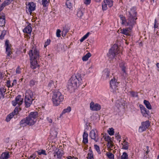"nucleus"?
Wrapping results in <instances>:
<instances>
[{"mask_svg":"<svg viewBox=\"0 0 159 159\" xmlns=\"http://www.w3.org/2000/svg\"><path fill=\"white\" fill-rule=\"evenodd\" d=\"M90 109L93 111H98L101 109L100 105L98 103L94 104L93 102H92L90 104Z\"/></svg>","mask_w":159,"mask_h":159,"instance_id":"2eb2a0df","label":"nucleus"},{"mask_svg":"<svg viewBox=\"0 0 159 159\" xmlns=\"http://www.w3.org/2000/svg\"><path fill=\"white\" fill-rule=\"evenodd\" d=\"M69 31L66 28V27H64L63 28V30L62 32H63L64 33L67 34Z\"/></svg>","mask_w":159,"mask_h":159,"instance_id":"603ef678","label":"nucleus"},{"mask_svg":"<svg viewBox=\"0 0 159 159\" xmlns=\"http://www.w3.org/2000/svg\"><path fill=\"white\" fill-rule=\"evenodd\" d=\"M149 126V121L142 122L141 125L139 128V131L140 132H142L145 131Z\"/></svg>","mask_w":159,"mask_h":159,"instance_id":"4468645a","label":"nucleus"},{"mask_svg":"<svg viewBox=\"0 0 159 159\" xmlns=\"http://www.w3.org/2000/svg\"><path fill=\"white\" fill-rule=\"evenodd\" d=\"M32 95V93L31 92H30V94L27 93H26L25 98V107H30L32 103L33 99Z\"/></svg>","mask_w":159,"mask_h":159,"instance_id":"6e6552de","label":"nucleus"},{"mask_svg":"<svg viewBox=\"0 0 159 159\" xmlns=\"http://www.w3.org/2000/svg\"><path fill=\"white\" fill-rule=\"evenodd\" d=\"M32 31V28L29 25H28L26 26L24 29L23 30V32L24 33H27L29 34Z\"/></svg>","mask_w":159,"mask_h":159,"instance_id":"4be33fe9","label":"nucleus"},{"mask_svg":"<svg viewBox=\"0 0 159 159\" xmlns=\"http://www.w3.org/2000/svg\"><path fill=\"white\" fill-rule=\"evenodd\" d=\"M35 83L36 81L33 80H31L30 82V84L31 86H34L35 85Z\"/></svg>","mask_w":159,"mask_h":159,"instance_id":"de8ad7c7","label":"nucleus"},{"mask_svg":"<svg viewBox=\"0 0 159 159\" xmlns=\"http://www.w3.org/2000/svg\"><path fill=\"white\" fill-rule=\"evenodd\" d=\"M83 13L82 11H78L77 14V15L78 17H79L80 18H81L82 16H83Z\"/></svg>","mask_w":159,"mask_h":159,"instance_id":"ea45409f","label":"nucleus"},{"mask_svg":"<svg viewBox=\"0 0 159 159\" xmlns=\"http://www.w3.org/2000/svg\"><path fill=\"white\" fill-rule=\"evenodd\" d=\"M109 75V71L108 69H105L103 71V75L106 78L108 77Z\"/></svg>","mask_w":159,"mask_h":159,"instance_id":"a878e982","label":"nucleus"},{"mask_svg":"<svg viewBox=\"0 0 159 159\" xmlns=\"http://www.w3.org/2000/svg\"><path fill=\"white\" fill-rule=\"evenodd\" d=\"M89 34L90 33L89 32H88L85 35H84L86 38L88 37Z\"/></svg>","mask_w":159,"mask_h":159,"instance_id":"0e129e2a","label":"nucleus"},{"mask_svg":"<svg viewBox=\"0 0 159 159\" xmlns=\"http://www.w3.org/2000/svg\"><path fill=\"white\" fill-rule=\"evenodd\" d=\"M120 17L122 21L121 24L122 25H124L125 26L134 25L133 24H132V23L131 21L130 22L129 21H128L129 18H127V19L126 20L124 16L123 15H120Z\"/></svg>","mask_w":159,"mask_h":159,"instance_id":"f8f14e48","label":"nucleus"},{"mask_svg":"<svg viewBox=\"0 0 159 159\" xmlns=\"http://www.w3.org/2000/svg\"><path fill=\"white\" fill-rule=\"evenodd\" d=\"M42 3L44 7H46L48 5V2L47 0H42Z\"/></svg>","mask_w":159,"mask_h":159,"instance_id":"f704fd0d","label":"nucleus"},{"mask_svg":"<svg viewBox=\"0 0 159 159\" xmlns=\"http://www.w3.org/2000/svg\"><path fill=\"white\" fill-rule=\"evenodd\" d=\"M5 46H6V53L7 54V59H10L11 58V54L12 53L11 50V46L10 44H9V41L7 40L5 42Z\"/></svg>","mask_w":159,"mask_h":159,"instance_id":"9d476101","label":"nucleus"},{"mask_svg":"<svg viewBox=\"0 0 159 159\" xmlns=\"http://www.w3.org/2000/svg\"><path fill=\"white\" fill-rule=\"evenodd\" d=\"M5 16H0V26L2 27L4 26L6 23Z\"/></svg>","mask_w":159,"mask_h":159,"instance_id":"412c9836","label":"nucleus"},{"mask_svg":"<svg viewBox=\"0 0 159 159\" xmlns=\"http://www.w3.org/2000/svg\"><path fill=\"white\" fill-rule=\"evenodd\" d=\"M88 133H86L85 132H84L83 135V143L85 144H86L88 143Z\"/></svg>","mask_w":159,"mask_h":159,"instance_id":"6ab92c4d","label":"nucleus"},{"mask_svg":"<svg viewBox=\"0 0 159 159\" xmlns=\"http://www.w3.org/2000/svg\"><path fill=\"white\" fill-rule=\"evenodd\" d=\"M120 66L121 67L122 71L124 73L123 75H124V74L126 75V71H125V66L124 64H121L120 65Z\"/></svg>","mask_w":159,"mask_h":159,"instance_id":"72a5a7b5","label":"nucleus"},{"mask_svg":"<svg viewBox=\"0 0 159 159\" xmlns=\"http://www.w3.org/2000/svg\"><path fill=\"white\" fill-rule=\"evenodd\" d=\"M38 117V113L37 111L31 112L29 116L22 120L20 122V124L22 126H24L27 125H29L34 124L36 121V118Z\"/></svg>","mask_w":159,"mask_h":159,"instance_id":"f03ea898","label":"nucleus"},{"mask_svg":"<svg viewBox=\"0 0 159 159\" xmlns=\"http://www.w3.org/2000/svg\"><path fill=\"white\" fill-rule=\"evenodd\" d=\"M91 0H84V3L87 5H89L91 2Z\"/></svg>","mask_w":159,"mask_h":159,"instance_id":"8fccbe9b","label":"nucleus"},{"mask_svg":"<svg viewBox=\"0 0 159 159\" xmlns=\"http://www.w3.org/2000/svg\"><path fill=\"white\" fill-rule=\"evenodd\" d=\"M105 141L108 142V144H109L110 143V146H113V145L111 143L112 141L111 140V138L109 136H107L105 137Z\"/></svg>","mask_w":159,"mask_h":159,"instance_id":"7c9ffc66","label":"nucleus"},{"mask_svg":"<svg viewBox=\"0 0 159 159\" xmlns=\"http://www.w3.org/2000/svg\"><path fill=\"white\" fill-rule=\"evenodd\" d=\"M61 31L59 29H57L56 32V36L58 37H61L60 33Z\"/></svg>","mask_w":159,"mask_h":159,"instance_id":"37998d69","label":"nucleus"},{"mask_svg":"<svg viewBox=\"0 0 159 159\" xmlns=\"http://www.w3.org/2000/svg\"><path fill=\"white\" fill-rule=\"evenodd\" d=\"M122 103H121V102H120L116 106L117 107H118L119 108V107H121L120 106V104L121 105V106H122V107H123V105L122 104Z\"/></svg>","mask_w":159,"mask_h":159,"instance_id":"680f3d73","label":"nucleus"},{"mask_svg":"<svg viewBox=\"0 0 159 159\" xmlns=\"http://www.w3.org/2000/svg\"><path fill=\"white\" fill-rule=\"evenodd\" d=\"M91 56V54L90 52L88 53L86 55L82 57V60L83 61H87L89 58Z\"/></svg>","mask_w":159,"mask_h":159,"instance_id":"bb28decb","label":"nucleus"},{"mask_svg":"<svg viewBox=\"0 0 159 159\" xmlns=\"http://www.w3.org/2000/svg\"><path fill=\"white\" fill-rule=\"evenodd\" d=\"M29 54L30 57L31 67L33 69L38 67L39 65L36 59L39 58V52L36 49H34L33 52L31 50L29 51Z\"/></svg>","mask_w":159,"mask_h":159,"instance_id":"7ed1b4c3","label":"nucleus"},{"mask_svg":"<svg viewBox=\"0 0 159 159\" xmlns=\"http://www.w3.org/2000/svg\"><path fill=\"white\" fill-rule=\"evenodd\" d=\"M17 102H16L15 99L12 102V105L14 106H15L16 105V104H17Z\"/></svg>","mask_w":159,"mask_h":159,"instance_id":"6e6d98bb","label":"nucleus"},{"mask_svg":"<svg viewBox=\"0 0 159 159\" xmlns=\"http://www.w3.org/2000/svg\"><path fill=\"white\" fill-rule=\"evenodd\" d=\"M94 147L95 149L97 151V152L98 153L99 152L100 153V150L99 146L95 144L94 145Z\"/></svg>","mask_w":159,"mask_h":159,"instance_id":"c03bdc74","label":"nucleus"},{"mask_svg":"<svg viewBox=\"0 0 159 159\" xmlns=\"http://www.w3.org/2000/svg\"><path fill=\"white\" fill-rule=\"evenodd\" d=\"M12 1V0H5L3 2L6 6L9 5L10 4Z\"/></svg>","mask_w":159,"mask_h":159,"instance_id":"a19ab883","label":"nucleus"},{"mask_svg":"<svg viewBox=\"0 0 159 159\" xmlns=\"http://www.w3.org/2000/svg\"><path fill=\"white\" fill-rule=\"evenodd\" d=\"M157 24V21L156 19L155 20V23H154V28H157L158 27V25Z\"/></svg>","mask_w":159,"mask_h":159,"instance_id":"13d9d810","label":"nucleus"},{"mask_svg":"<svg viewBox=\"0 0 159 159\" xmlns=\"http://www.w3.org/2000/svg\"><path fill=\"white\" fill-rule=\"evenodd\" d=\"M10 155L8 152H6L2 153L1 154L0 159H7L9 157Z\"/></svg>","mask_w":159,"mask_h":159,"instance_id":"a211bd4d","label":"nucleus"},{"mask_svg":"<svg viewBox=\"0 0 159 159\" xmlns=\"http://www.w3.org/2000/svg\"><path fill=\"white\" fill-rule=\"evenodd\" d=\"M82 80L80 75L77 74L72 75L68 81L67 88L71 91H74L82 84Z\"/></svg>","mask_w":159,"mask_h":159,"instance_id":"f257e3e1","label":"nucleus"},{"mask_svg":"<svg viewBox=\"0 0 159 159\" xmlns=\"http://www.w3.org/2000/svg\"><path fill=\"white\" fill-rule=\"evenodd\" d=\"M128 155L126 153L124 152L121 156V159H128Z\"/></svg>","mask_w":159,"mask_h":159,"instance_id":"58836bf2","label":"nucleus"},{"mask_svg":"<svg viewBox=\"0 0 159 159\" xmlns=\"http://www.w3.org/2000/svg\"><path fill=\"white\" fill-rule=\"evenodd\" d=\"M71 110V108L70 107H68L64 109L60 115V117L63 114L66 113L70 112Z\"/></svg>","mask_w":159,"mask_h":159,"instance_id":"cd10ccee","label":"nucleus"},{"mask_svg":"<svg viewBox=\"0 0 159 159\" xmlns=\"http://www.w3.org/2000/svg\"><path fill=\"white\" fill-rule=\"evenodd\" d=\"M66 33H64L63 32H62V35L64 37L66 36Z\"/></svg>","mask_w":159,"mask_h":159,"instance_id":"774afa93","label":"nucleus"},{"mask_svg":"<svg viewBox=\"0 0 159 159\" xmlns=\"http://www.w3.org/2000/svg\"><path fill=\"white\" fill-rule=\"evenodd\" d=\"M108 133L110 135H112L114 134V129L113 128L109 129V130L108 131Z\"/></svg>","mask_w":159,"mask_h":159,"instance_id":"e433bc0d","label":"nucleus"},{"mask_svg":"<svg viewBox=\"0 0 159 159\" xmlns=\"http://www.w3.org/2000/svg\"><path fill=\"white\" fill-rule=\"evenodd\" d=\"M143 103L148 109H152L151 105L148 101L144 100L143 101Z\"/></svg>","mask_w":159,"mask_h":159,"instance_id":"393cba45","label":"nucleus"},{"mask_svg":"<svg viewBox=\"0 0 159 159\" xmlns=\"http://www.w3.org/2000/svg\"><path fill=\"white\" fill-rule=\"evenodd\" d=\"M52 149L54 151V157H56L57 156V158L60 159L64 154L63 150L57 148L56 147L54 146H52Z\"/></svg>","mask_w":159,"mask_h":159,"instance_id":"1a4fd4ad","label":"nucleus"},{"mask_svg":"<svg viewBox=\"0 0 159 159\" xmlns=\"http://www.w3.org/2000/svg\"><path fill=\"white\" fill-rule=\"evenodd\" d=\"M85 40V39H84V38H83V37H82L81 39L80 40V42H83L84 40Z\"/></svg>","mask_w":159,"mask_h":159,"instance_id":"338daca9","label":"nucleus"},{"mask_svg":"<svg viewBox=\"0 0 159 159\" xmlns=\"http://www.w3.org/2000/svg\"><path fill=\"white\" fill-rule=\"evenodd\" d=\"M6 90L4 89H0V99H1L2 97L4 98V95L3 93H5Z\"/></svg>","mask_w":159,"mask_h":159,"instance_id":"2f4dec72","label":"nucleus"},{"mask_svg":"<svg viewBox=\"0 0 159 159\" xmlns=\"http://www.w3.org/2000/svg\"><path fill=\"white\" fill-rule=\"evenodd\" d=\"M120 82L117 81V80L115 78L111 79L110 81V87L111 91L114 93L119 92L118 86Z\"/></svg>","mask_w":159,"mask_h":159,"instance_id":"0eeeda50","label":"nucleus"},{"mask_svg":"<svg viewBox=\"0 0 159 159\" xmlns=\"http://www.w3.org/2000/svg\"><path fill=\"white\" fill-rule=\"evenodd\" d=\"M17 84V81L16 80H13V83L11 85V87L15 85H16Z\"/></svg>","mask_w":159,"mask_h":159,"instance_id":"5fc2aeb1","label":"nucleus"},{"mask_svg":"<svg viewBox=\"0 0 159 159\" xmlns=\"http://www.w3.org/2000/svg\"><path fill=\"white\" fill-rule=\"evenodd\" d=\"M21 69L19 66L17 67L16 70V73L17 74H20L21 72Z\"/></svg>","mask_w":159,"mask_h":159,"instance_id":"864d4df0","label":"nucleus"},{"mask_svg":"<svg viewBox=\"0 0 159 159\" xmlns=\"http://www.w3.org/2000/svg\"><path fill=\"white\" fill-rule=\"evenodd\" d=\"M140 108L142 113L144 116L146 117V109L142 105H140Z\"/></svg>","mask_w":159,"mask_h":159,"instance_id":"5701e85b","label":"nucleus"},{"mask_svg":"<svg viewBox=\"0 0 159 159\" xmlns=\"http://www.w3.org/2000/svg\"><path fill=\"white\" fill-rule=\"evenodd\" d=\"M6 34V31L5 30H3L2 32L1 35H0V39H2L4 38V36Z\"/></svg>","mask_w":159,"mask_h":159,"instance_id":"c9c22d12","label":"nucleus"},{"mask_svg":"<svg viewBox=\"0 0 159 159\" xmlns=\"http://www.w3.org/2000/svg\"><path fill=\"white\" fill-rule=\"evenodd\" d=\"M6 6L5 4L3 2L2 4V5L0 6V12L4 8V7H5Z\"/></svg>","mask_w":159,"mask_h":159,"instance_id":"09e8293b","label":"nucleus"},{"mask_svg":"<svg viewBox=\"0 0 159 159\" xmlns=\"http://www.w3.org/2000/svg\"><path fill=\"white\" fill-rule=\"evenodd\" d=\"M87 158H88V159H93V152L91 150H89V152L88 154Z\"/></svg>","mask_w":159,"mask_h":159,"instance_id":"c756f323","label":"nucleus"},{"mask_svg":"<svg viewBox=\"0 0 159 159\" xmlns=\"http://www.w3.org/2000/svg\"><path fill=\"white\" fill-rule=\"evenodd\" d=\"M107 156L110 159H113L114 157V155L111 152H107L106 154Z\"/></svg>","mask_w":159,"mask_h":159,"instance_id":"473e14b6","label":"nucleus"},{"mask_svg":"<svg viewBox=\"0 0 159 159\" xmlns=\"http://www.w3.org/2000/svg\"><path fill=\"white\" fill-rule=\"evenodd\" d=\"M120 51H119L118 46L114 45L113 47L110 49L107 55L109 59H112L115 58V56L118 55Z\"/></svg>","mask_w":159,"mask_h":159,"instance_id":"423d86ee","label":"nucleus"},{"mask_svg":"<svg viewBox=\"0 0 159 159\" xmlns=\"http://www.w3.org/2000/svg\"><path fill=\"white\" fill-rule=\"evenodd\" d=\"M115 136L116 137H118L117 140H118L119 139H120V136L119 134V133H118V134H115Z\"/></svg>","mask_w":159,"mask_h":159,"instance_id":"4d7b16f0","label":"nucleus"},{"mask_svg":"<svg viewBox=\"0 0 159 159\" xmlns=\"http://www.w3.org/2000/svg\"><path fill=\"white\" fill-rule=\"evenodd\" d=\"M89 136L91 139L94 140L95 142H97L99 140V138L96 130H91L89 134Z\"/></svg>","mask_w":159,"mask_h":159,"instance_id":"ddd939ff","label":"nucleus"},{"mask_svg":"<svg viewBox=\"0 0 159 159\" xmlns=\"http://www.w3.org/2000/svg\"><path fill=\"white\" fill-rule=\"evenodd\" d=\"M113 1L112 0H104L102 3V9L103 11L107 9V6L110 7L113 5Z\"/></svg>","mask_w":159,"mask_h":159,"instance_id":"9b49d317","label":"nucleus"},{"mask_svg":"<svg viewBox=\"0 0 159 159\" xmlns=\"http://www.w3.org/2000/svg\"><path fill=\"white\" fill-rule=\"evenodd\" d=\"M19 111L18 108L17 107H16L14 111L12 112L15 115H17L18 114Z\"/></svg>","mask_w":159,"mask_h":159,"instance_id":"a18cd8bd","label":"nucleus"},{"mask_svg":"<svg viewBox=\"0 0 159 159\" xmlns=\"http://www.w3.org/2000/svg\"><path fill=\"white\" fill-rule=\"evenodd\" d=\"M28 11L30 12V14L31 15L32 11H33L35 9V4L33 2H30L28 3Z\"/></svg>","mask_w":159,"mask_h":159,"instance_id":"f3484780","label":"nucleus"},{"mask_svg":"<svg viewBox=\"0 0 159 159\" xmlns=\"http://www.w3.org/2000/svg\"><path fill=\"white\" fill-rule=\"evenodd\" d=\"M64 100V96L59 91L54 93L52 98V101L54 106H58Z\"/></svg>","mask_w":159,"mask_h":159,"instance_id":"20e7f679","label":"nucleus"},{"mask_svg":"<svg viewBox=\"0 0 159 159\" xmlns=\"http://www.w3.org/2000/svg\"><path fill=\"white\" fill-rule=\"evenodd\" d=\"M134 25L129 26V28H126L120 30L121 33L127 36L130 35V32Z\"/></svg>","mask_w":159,"mask_h":159,"instance_id":"dca6fc26","label":"nucleus"},{"mask_svg":"<svg viewBox=\"0 0 159 159\" xmlns=\"http://www.w3.org/2000/svg\"><path fill=\"white\" fill-rule=\"evenodd\" d=\"M131 95L132 97H137L138 96L137 93L133 91L131 92Z\"/></svg>","mask_w":159,"mask_h":159,"instance_id":"49530a36","label":"nucleus"},{"mask_svg":"<svg viewBox=\"0 0 159 159\" xmlns=\"http://www.w3.org/2000/svg\"><path fill=\"white\" fill-rule=\"evenodd\" d=\"M122 144L123 145L122 148L125 150H127L128 149L129 145L128 143L125 140H124L123 143H122Z\"/></svg>","mask_w":159,"mask_h":159,"instance_id":"b1692460","label":"nucleus"},{"mask_svg":"<svg viewBox=\"0 0 159 159\" xmlns=\"http://www.w3.org/2000/svg\"><path fill=\"white\" fill-rule=\"evenodd\" d=\"M47 120L48 121L49 123H52V120L51 118H50L49 117H47Z\"/></svg>","mask_w":159,"mask_h":159,"instance_id":"052dcab7","label":"nucleus"},{"mask_svg":"<svg viewBox=\"0 0 159 159\" xmlns=\"http://www.w3.org/2000/svg\"><path fill=\"white\" fill-rule=\"evenodd\" d=\"M45 151L44 150H42L41 152L39 151L38 152V154L39 155H41V154H43L44 155H46L47 154L45 153Z\"/></svg>","mask_w":159,"mask_h":159,"instance_id":"79ce46f5","label":"nucleus"},{"mask_svg":"<svg viewBox=\"0 0 159 159\" xmlns=\"http://www.w3.org/2000/svg\"><path fill=\"white\" fill-rule=\"evenodd\" d=\"M89 34L90 33L89 32H88L85 35H84L86 38L88 37Z\"/></svg>","mask_w":159,"mask_h":159,"instance_id":"e2e57ef3","label":"nucleus"},{"mask_svg":"<svg viewBox=\"0 0 159 159\" xmlns=\"http://www.w3.org/2000/svg\"><path fill=\"white\" fill-rule=\"evenodd\" d=\"M15 100L16 102H17V104L20 105L23 102V98H21V95H18L16 98Z\"/></svg>","mask_w":159,"mask_h":159,"instance_id":"aec40b11","label":"nucleus"},{"mask_svg":"<svg viewBox=\"0 0 159 159\" xmlns=\"http://www.w3.org/2000/svg\"><path fill=\"white\" fill-rule=\"evenodd\" d=\"M7 84L8 87H11V85L10 84V80H8L7 82Z\"/></svg>","mask_w":159,"mask_h":159,"instance_id":"bf43d9fd","label":"nucleus"},{"mask_svg":"<svg viewBox=\"0 0 159 159\" xmlns=\"http://www.w3.org/2000/svg\"><path fill=\"white\" fill-rule=\"evenodd\" d=\"M149 111L148 110H147L146 109V116L147 115H149Z\"/></svg>","mask_w":159,"mask_h":159,"instance_id":"69168bd1","label":"nucleus"},{"mask_svg":"<svg viewBox=\"0 0 159 159\" xmlns=\"http://www.w3.org/2000/svg\"><path fill=\"white\" fill-rule=\"evenodd\" d=\"M66 4L68 8L70 9L72 7V4L69 0H68L66 1Z\"/></svg>","mask_w":159,"mask_h":159,"instance_id":"4c0bfd02","label":"nucleus"},{"mask_svg":"<svg viewBox=\"0 0 159 159\" xmlns=\"http://www.w3.org/2000/svg\"><path fill=\"white\" fill-rule=\"evenodd\" d=\"M51 40L50 39H47L46 42L45 43V44L44 45V47H46L47 45H49L50 44V43Z\"/></svg>","mask_w":159,"mask_h":159,"instance_id":"3c124183","label":"nucleus"},{"mask_svg":"<svg viewBox=\"0 0 159 159\" xmlns=\"http://www.w3.org/2000/svg\"><path fill=\"white\" fill-rule=\"evenodd\" d=\"M15 115L12 112L10 113L7 116L6 119V121L7 122L9 121Z\"/></svg>","mask_w":159,"mask_h":159,"instance_id":"c85d7f7f","label":"nucleus"},{"mask_svg":"<svg viewBox=\"0 0 159 159\" xmlns=\"http://www.w3.org/2000/svg\"><path fill=\"white\" fill-rule=\"evenodd\" d=\"M137 14L135 8L134 7H132L126 12L127 18H129L128 21L130 22L131 21L134 25L136 24V20L137 19Z\"/></svg>","mask_w":159,"mask_h":159,"instance_id":"39448f33","label":"nucleus"}]
</instances>
